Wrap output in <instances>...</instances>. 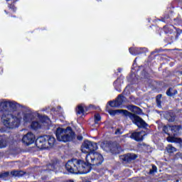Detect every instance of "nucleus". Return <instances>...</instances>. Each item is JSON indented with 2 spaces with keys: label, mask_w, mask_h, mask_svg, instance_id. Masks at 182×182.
Wrapping results in <instances>:
<instances>
[{
  "label": "nucleus",
  "mask_w": 182,
  "mask_h": 182,
  "mask_svg": "<svg viewBox=\"0 0 182 182\" xmlns=\"http://www.w3.org/2000/svg\"><path fill=\"white\" fill-rule=\"evenodd\" d=\"M170 130H171V126H164L163 127V131L164 132V133H166L168 135H170V133H168Z\"/></svg>",
  "instance_id": "20"
},
{
  "label": "nucleus",
  "mask_w": 182,
  "mask_h": 182,
  "mask_svg": "<svg viewBox=\"0 0 182 182\" xmlns=\"http://www.w3.org/2000/svg\"><path fill=\"white\" fill-rule=\"evenodd\" d=\"M116 147L117 151H116L115 153H119V151H120V145H117Z\"/></svg>",
  "instance_id": "28"
},
{
  "label": "nucleus",
  "mask_w": 182,
  "mask_h": 182,
  "mask_svg": "<svg viewBox=\"0 0 182 182\" xmlns=\"http://www.w3.org/2000/svg\"><path fill=\"white\" fill-rule=\"evenodd\" d=\"M136 159H137V155L134 154H127L123 156L122 160L129 162L132 161V160H136Z\"/></svg>",
  "instance_id": "12"
},
{
  "label": "nucleus",
  "mask_w": 182,
  "mask_h": 182,
  "mask_svg": "<svg viewBox=\"0 0 182 182\" xmlns=\"http://www.w3.org/2000/svg\"><path fill=\"white\" fill-rule=\"evenodd\" d=\"M36 137L35 134L32 132H28L23 136L22 142L26 146H31L35 143Z\"/></svg>",
  "instance_id": "6"
},
{
  "label": "nucleus",
  "mask_w": 182,
  "mask_h": 182,
  "mask_svg": "<svg viewBox=\"0 0 182 182\" xmlns=\"http://www.w3.org/2000/svg\"><path fill=\"white\" fill-rule=\"evenodd\" d=\"M48 141L50 147H52L55 144V138L53 136H49Z\"/></svg>",
  "instance_id": "18"
},
{
  "label": "nucleus",
  "mask_w": 182,
  "mask_h": 182,
  "mask_svg": "<svg viewBox=\"0 0 182 182\" xmlns=\"http://www.w3.org/2000/svg\"><path fill=\"white\" fill-rule=\"evenodd\" d=\"M46 123L48 126V129H50V127H52V121H50V119L48 117L46 118Z\"/></svg>",
  "instance_id": "24"
},
{
  "label": "nucleus",
  "mask_w": 182,
  "mask_h": 182,
  "mask_svg": "<svg viewBox=\"0 0 182 182\" xmlns=\"http://www.w3.org/2000/svg\"><path fill=\"white\" fill-rule=\"evenodd\" d=\"M123 99H124V97L122 95H119L117 98L116 101H110L109 102V106H111V107H119V106H122L123 103Z\"/></svg>",
  "instance_id": "8"
},
{
  "label": "nucleus",
  "mask_w": 182,
  "mask_h": 182,
  "mask_svg": "<svg viewBox=\"0 0 182 182\" xmlns=\"http://www.w3.org/2000/svg\"><path fill=\"white\" fill-rule=\"evenodd\" d=\"M166 151L168 153H176V151H177V149L169 144L166 147Z\"/></svg>",
  "instance_id": "16"
},
{
  "label": "nucleus",
  "mask_w": 182,
  "mask_h": 182,
  "mask_svg": "<svg viewBox=\"0 0 182 182\" xmlns=\"http://www.w3.org/2000/svg\"><path fill=\"white\" fill-rule=\"evenodd\" d=\"M11 176H14V177H19L23 174V172L22 171H13L11 172Z\"/></svg>",
  "instance_id": "17"
},
{
  "label": "nucleus",
  "mask_w": 182,
  "mask_h": 182,
  "mask_svg": "<svg viewBox=\"0 0 182 182\" xmlns=\"http://www.w3.org/2000/svg\"><path fill=\"white\" fill-rule=\"evenodd\" d=\"M87 111V107H86V106H85L83 104L78 105L76 108V113L80 117H82Z\"/></svg>",
  "instance_id": "9"
},
{
  "label": "nucleus",
  "mask_w": 182,
  "mask_h": 182,
  "mask_svg": "<svg viewBox=\"0 0 182 182\" xmlns=\"http://www.w3.org/2000/svg\"><path fill=\"white\" fill-rule=\"evenodd\" d=\"M157 172V166L153 165L152 168L150 170L149 173L150 174H153V173H156Z\"/></svg>",
  "instance_id": "23"
},
{
  "label": "nucleus",
  "mask_w": 182,
  "mask_h": 182,
  "mask_svg": "<svg viewBox=\"0 0 182 182\" xmlns=\"http://www.w3.org/2000/svg\"><path fill=\"white\" fill-rule=\"evenodd\" d=\"M110 114H117L119 113H122V114H124L125 116H128L131 120H132L133 123L136 124L138 127H146V122L143 120V119L140 118V117L132 114L129 112L127 110H123V109H117V110H112L109 111Z\"/></svg>",
  "instance_id": "4"
},
{
  "label": "nucleus",
  "mask_w": 182,
  "mask_h": 182,
  "mask_svg": "<svg viewBox=\"0 0 182 182\" xmlns=\"http://www.w3.org/2000/svg\"><path fill=\"white\" fill-rule=\"evenodd\" d=\"M36 144L40 149H46V138L40 136L36 140Z\"/></svg>",
  "instance_id": "10"
},
{
  "label": "nucleus",
  "mask_w": 182,
  "mask_h": 182,
  "mask_svg": "<svg viewBox=\"0 0 182 182\" xmlns=\"http://www.w3.org/2000/svg\"><path fill=\"white\" fill-rule=\"evenodd\" d=\"M8 176H9V172L0 173V178H3V180H5Z\"/></svg>",
  "instance_id": "21"
},
{
  "label": "nucleus",
  "mask_w": 182,
  "mask_h": 182,
  "mask_svg": "<svg viewBox=\"0 0 182 182\" xmlns=\"http://www.w3.org/2000/svg\"><path fill=\"white\" fill-rule=\"evenodd\" d=\"M167 141H169V143H181V139L175 136H169L167 138Z\"/></svg>",
  "instance_id": "13"
},
{
  "label": "nucleus",
  "mask_w": 182,
  "mask_h": 182,
  "mask_svg": "<svg viewBox=\"0 0 182 182\" xmlns=\"http://www.w3.org/2000/svg\"><path fill=\"white\" fill-rule=\"evenodd\" d=\"M77 139H78V140H83V136H77Z\"/></svg>",
  "instance_id": "30"
},
{
  "label": "nucleus",
  "mask_w": 182,
  "mask_h": 182,
  "mask_svg": "<svg viewBox=\"0 0 182 182\" xmlns=\"http://www.w3.org/2000/svg\"><path fill=\"white\" fill-rule=\"evenodd\" d=\"M171 132L173 136H177V133L180 132V126H171Z\"/></svg>",
  "instance_id": "14"
},
{
  "label": "nucleus",
  "mask_w": 182,
  "mask_h": 182,
  "mask_svg": "<svg viewBox=\"0 0 182 182\" xmlns=\"http://www.w3.org/2000/svg\"><path fill=\"white\" fill-rule=\"evenodd\" d=\"M115 134H122V132H120V129H117V130L115 132Z\"/></svg>",
  "instance_id": "29"
},
{
  "label": "nucleus",
  "mask_w": 182,
  "mask_h": 182,
  "mask_svg": "<svg viewBox=\"0 0 182 182\" xmlns=\"http://www.w3.org/2000/svg\"><path fill=\"white\" fill-rule=\"evenodd\" d=\"M96 150H97V144L90 141H85L81 146V151L85 154L95 153Z\"/></svg>",
  "instance_id": "5"
},
{
  "label": "nucleus",
  "mask_w": 182,
  "mask_h": 182,
  "mask_svg": "<svg viewBox=\"0 0 182 182\" xmlns=\"http://www.w3.org/2000/svg\"><path fill=\"white\" fill-rule=\"evenodd\" d=\"M6 147V141L0 138V149H4Z\"/></svg>",
  "instance_id": "19"
},
{
  "label": "nucleus",
  "mask_w": 182,
  "mask_h": 182,
  "mask_svg": "<svg viewBox=\"0 0 182 182\" xmlns=\"http://www.w3.org/2000/svg\"><path fill=\"white\" fill-rule=\"evenodd\" d=\"M131 139H134L136 141H141L143 140V132H134L131 135Z\"/></svg>",
  "instance_id": "11"
},
{
  "label": "nucleus",
  "mask_w": 182,
  "mask_h": 182,
  "mask_svg": "<svg viewBox=\"0 0 182 182\" xmlns=\"http://www.w3.org/2000/svg\"><path fill=\"white\" fill-rule=\"evenodd\" d=\"M178 92L176 90H173V88H169L166 91L167 96H174V95H177Z\"/></svg>",
  "instance_id": "15"
},
{
  "label": "nucleus",
  "mask_w": 182,
  "mask_h": 182,
  "mask_svg": "<svg viewBox=\"0 0 182 182\" xmlns=\"http://www.w3.org/2000/svg\"><path fill=\"white\" fill-rule=\"evenodd\" d=\"M132 50H133V48H129L130 53H132V55H134V53H133V51Z\"/></svg>",
  "instance_id": "31"
},
{
  "label": "nucleus",
  "mask_w": 182,
  "mask_h": 182,
  "mask_svg": "<svg viewBox=\"0 0 182 182\" xmlns=\"http://www.w3.org/2000/svg\"><path fill=\"white\" fill-rule=\"evenodd\" d=\"M55 136L58 141H71L75 138V132L70 127L67 129L58 128Z\"/></svg>",
  "instance_id": "3"
},
{
  "label": "nucleus",
  "mask_w": 182,
  "mask_h": 182,
  "mask_svg": "<svg viewBox=\"0 0 182 182\" xmlns=\"http://www.w3.org/2000/svg\"><path fill=\"white\" fill-rule=\"evenodd\" d=\"M4 112L1 115V122L7 129H17L21 123H31L35 115L28 107H23L22 111H16L18 103L15 101L3 100L0 102Z\"/></svg>",
  "instance_id": "1"
},
{
  "label": "nucleus",
  "mask_w": 182,
  "mask_h": 182,
  "mask_svg": "<svg viewBox=\"0 0 182 182\" xmlns=\"http://www.w3.org/2000/svg\"><path fill=\"white\" fill-rule=\"evenodd\" d=\"M166 119H167V120L168 121V122H174V120H176V118L174 117V116H173V117H170V115H168L167 117H166Z\"/></svg>",
  "instance_id": "25"
},
{
  "label": "nucleus",
  "mask_w": 182,
  "mask_h": 182,
  "mask_svg": "<svg viewBox=\"0 0 182 182\" xmlns=\"http://www.w3.org/2000/svg\"><path fill=\"white\" fill-rule=\"evenodd\" d=\"M9 8L10 9H12L13 12H15L16 11V8H15V6L13 4L9 5Z\"/></svg>",
  "instance_id": "27"
},
{
  "label": "nucleus",
  "mask_w": 182,
  "mask_h": 182,
  "mask_svg": "<svg viewBox=\"0 0 182 182\" xmlns=\"http://www.w3.org/2000/svg\"><path fill=\"white\" fill-rule=\"evenodd\" d=\"M86 162L73 159L68 161L65 164V168L69 173L73 174H86L87 173V166H100L103 163V156L99 152H91L87 154Z\"/></svg>",
  "instance_id": "2"
},
{
  "label": "nucleus",
  "mask_w": 182,
  "mask_h": 182,
  "mask_svg": "<svg viewBox=\"0 0 182 182\" xmlns=\"http://www.w3.org/2000/svg\"><path fill=\"white\" fill-rule=\"evenodd\" d=\"M161 99V95H157L156 97L157 105H160L161 103V101L160 100Z\"/></svg>",
  "instance_id": "26"
},
{
  "label": "nucleus",
  "mask_w": 182,
  "mask_h": 182,
  "mask_svg": "<svg viewBox=\"0 0 182 182\" xmlns=\"http://www.w3.org/2000/svg\"><path fill=\"white\" fill-rule=\"evenodd\" d=\"M134 109H139V107H134Z\"/></svg>",
  "instance_id": "32"
},
{
  "label": "nucleus",
  "mask_w": 182,
  "mask_h": 182,
  "mask_svg": "<svg viewBox=\"0 0 182 182\" xmlns=\"http://www.w3.org/2000/svg\"><path fill=\"white\" fill-rule=\"evenodd\" d=\"M39 119H42L41 122L33 121L31 122V127L33 130H38V129H41L42 127V124H43V122H45V117L42 115H38Z\"/></svg>",
  "instance_id": "7"
},
{
  "label": "nucleus",
  "mask_w": 182,
  "mask_h": 182,
  "mask_svg": "<svg viewBox=\"0 0 182 182\" xmlns=\"http://www.w3.org/2000/svg\"><path fill=\"white\" fill-rule=\"evenodd\" d=\"M100 120H101L100 114H96L95 115V123H97V122H100Z\"/></svg>",
  "instance_id": "22"
}]
</instances>
